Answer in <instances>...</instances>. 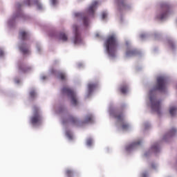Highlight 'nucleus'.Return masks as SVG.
<instances>
[{
    "label": "nucleus",
    "mask_w": 177,
    "mask_h": 177,
    "mask_svg": "<svg viewBox=\"0 0 177 177\" xmlns=\"http://www.w3.org/2000/svg\"><path fill=\"white\" fill-rule=\"evenodd\" d=\"M120 92L124 95V93H127L128 92V86L124 85L120 87Z\"/></svg>",
    "instance_id": "a211bd4d"
},
{
    "label": "nucleus",
    "mask_w": 177,
    "mask_h": 177,
    "mask_svg": "<svg viewBox=\"0 0 177 177\" xmlns=\"http://www.w3.org/2000/svg\"><path fill=\"white\" fill-rule=\"evenodd\" d=\"M41 118L39 115V111L38 108L35 107L33 116L30 119V122L32 125H39L41 124Z\"/></svg>",
    "instance_id": "7ed1b4c3"
},
{
    "label": "nucleus",
    "mask_w": 177,
    "mask_h": 177,
    "mask_svg": "<svg viewBox=\"0 0 177 177\" xmlns=\"http://www.w3.org/2000/svg\"><path fill=\"white\" fill-rule=\"evenodd\" d=\"M167 89V78L163 76L158 77L156 80V85L149 91L151 95L150 102L151 104V109L153 111H156L158 114H160V110H161V101L156 99V97L151 96L156 91H160L164 92Z\"/></svg>",
    "instance_id": "f257e3e1"
},
{
    "label": "nucleus",
    "mask_w": 177,
    "mask_h": 177,
    "mask_svg": "<svg viewBox=\"0 0 177 177\" xmlns=\"http://www.w3.org/2000/svg\"><path fill=\"white\" fill-rule=\"evenodd\" d=\"M176 107L175 106H171L169 109V113L170 115H171V117H174V115H175V113H176Z\"/></svg>",
    "instance_id": "f3484780"
},
{
    "label": "nucleus",
    "mask_w": 177,
    "mask_h": 177,
    "mask_svg": "<svg viewBox=\"0 0 177 177\" xmlns=\"http://www.w3.org/2000/svg\"><path fill=\"white\" fill-rule=\"evenodd\" d=\"M92 139L89 138L86 140V145L87 146H92Z\"/></svg>",
    "instance_id": "c85d7f7f"
},
{
    "label": "nucleus",
    "mask_w": 177,
    "mask_h": 177,
    "mask_svg": "<svg viewBox=\"0 0 177 177\" xmlns=\"http://www.w3.org/2000/svg\"><path fill=\"white\" fill-rule=\"evenodd\" d=\"M62 93H66L71 97V103L73 106L78 104V99L77 98V94L71 88L68 87H64L62 88Z\"/></svg>",
    "instance_id": "f03ea898"
},
{
    "label": "nucleus",
    "mask_w": 177,
    "mask_h": 177,
    "mask_svg": "<svg viewBox=\"0 0 177 177\" xmlns=\"http://www.w3.org/2000/svg\"><path fill=\"white\" fill-rule=\"evenodd\" d=\"M35 3H36V5L37 6V9L41 10V9H42V5L41 3H39V2L38 1H36Z\"/></svg>",
    "instance_id": "bb28decb"
},
{
    "label": "nucleus",
    "mask_w": 177,
    "mask_h": 177,
    "mask_svg": "<svg viewBox=\"0 0 177 177\" xmlns=\"http://www.w3.org/2000/svg\"><path fill=\"white\" fill-rule=\"evenodd\" d=\"M68 122L72 124V125H77L78 124V119H77L76 118H75L73 115H71L68 117Z\"/></svg>",
    "instance_id": "9d476101"
},
{
    "label": "nucleus",
    "mask_w": 177,
    "mask_h": 177,
    "mask_svg": "<svg viewBox=\"0 0 177 177\" xmlns=\"http://www.w3.org/2000/svg\"><path fill=\"white\" fill-rule=\"evenodd\" d=\"M95 88H96V84H90L88 85V89L89 91V92H92V91H93V89H95Z\"/></svg>",
    "instance_id": "412c9836"
},
{
    "label": "nucleus",
    "mask_w": 177,
    "mask_h": 177,
    "mask_svg": "<svg viewBox=\"0 0 177 177\" xmlns=\"http://www.w3.org/2000/svg\"><path fill=\"white\" fill-rule=\"evenodd\" d=\"M136 54V50H130L127 52V56H133V55Z\"/></svg>",
    "instance_id": "4be33fe9"
},
{
    "label": "nucleus",
    "mask_w": 177,
    "mask_h": 177,
    "mask_svg": "<svg viewBox=\"0 0 177 177\" xmlns=\"http://www.w3.org/2000/svg\"><path fill=\"white\" fill-rule=\"evenodd\" d=\"M51 73L52 74H56V71H55V69H52Z\"/></svg>",
    "instance_id": "c9c22d12"
},
{
    "label": "nucleus",
    "mask_w": 177,
    "mask_h": 177,
    "mask_svg": "<svg viewBox=\"0 0 177 177\" xmlns=\"http://www.w3.org/2000/svg\"><path fill=\"white\" fill-rule=\"evenodd\" d=\"M97 5H99V2L96 1H93L88 8V13L89 15H95V10L97 8Z\"/></svg>",
    "instance_id": "6e6552de"
},
{
    "label": "nucleus",
    "mask_w": 177,
    "mask_h": 177,
    "mask_svg": "<svg viewBox=\"0 0 177 177\" xmlns=\"http://www.w3.org/2000/svg\"><path fill=\"white\" fill-rule=\"evenodd\" d=\"M151 149L153 150V151H154L155 153H157L160 151V147H158V144H155L154 145H153L151 147Z\"/></svg>",
    "instance_id": "aec40b11"
},
{
    "label": "nucleus",
    "mask_w": 177,
    "mask_h": 177,
    "mask_svg": "<svg viewBox=\"0 0 177 177\" xmlns=\"http://www.w3.org/2000/svg\"><path fill=\"white\" fill-rule=\"evenodd\" d=\"M19 37L22 41H26L28 38V34L26 31L22 30L19 32Z\"/></svg>",
    "instance_id": "f8f14e48"
},
{
    "label": "nucleus",
    "mask_w": 177,
    "mask_h": 177,
    "mask_svg": "<svg viewBox=\"0 0 177 177\" xmlns=\"http://www.w3.org/2000/svg\"><path fill=\"white\" fill-rule=\"evenodd\" d=\"M129 127V125H128V124L122 123V129H128Z\"/></svg>",
    "instance_id": "cd10ccee"
},
{
    "label": "nucleus",
    "mask_w": 177,
    "mask_h": 177,
    "mask_svg": "<svg viewBox=\"0 0 177 177\" xmlns=\"http://www.w3.org/2000/svg\"><path fill=\"white\" fill-rule=\"evenodd\" d=\"M30 99H35V96H37V93H35V91L32 90L30 93Z\"/></svg>",
    "instance_id": "b1692460"
},
{
    "label": "nucleus",
    "mask_w": 177,
    "mask_h": 177,
    "mask_svg": "<svg viewBox=\"0 0 177 177\" xmlns=\"http://www.w3.org/2000/svg\"><path fill=\"white\" fill-rule=\"evenodd\" d=\"M140 37L141 39H143V38H145V37H146V35L142 34V35H140Z\"/></svg>",
    "instance_id": "72a5a7b5"
},
{
    "label": "nucleus",
    "mask_w": 177,
    "mask_h": 177,
    "mask_svg": "<svg viewBox=\"0 0 177 177\" xmlns=\"http://www.w3.org/2000/svg\"><path fill=\"white\" fill-rule=\"evenodd\" d=\"M142 177H147V174L146 173L142 174Z\"/></svg>",
    "instance_id": "4c0bfd02"
},
{
    "label": "nucleus",
    "mask_w": 177,
    "mask_h": 177,
    "mask_svg": "<svg viewBox=\"0 0 177 177\" xmlns=\"http://www.w3.org/2000/svg\"><path fill=\"white\" fill-rule=\"evenodd\" d=\"M56 2H57V0H51V3L53 5H56Z\"/></svg>",
    "instance_id": "473e14b6"
},
{
    "label": "nucleus",
    "mask_w": 177,
    "mask_h": 177,
    "mask_svg": "<svg viewBox=\"0 0 177 177\" xmlns=\"http://www.w3.org/2000/svg\"><path fill=\"white\" fill-rule=\"evenodd\" d=\"M65 174L67 177H73L74 176V171L68 169L66 170Z\"/></svg>",
    "instance_id": "2eb2a0df"
},
{
    "label": "nucleus",
    "mask_w": 177,
    "mask_h": 177,
    "mask_svg": "<svg viewBox=\"0 0 177 177\" xmlns=\"http://www.w3.org/2000/svg\"><path fill=\"white\" fill-rule=\"evenodd\" d=\"M58 78H59V80H62V81H64V80H66V74L63 72H59L58 73Z\"/></svg>",
    "instance_id": "6ab92c4d"
},
{
    "label": "nucleus",
    "mask_w": 177,
    "mask_h": 177,
    "mask_svg": "<svg viewBox=\"0 0 177 177\" xmlns=\"http://www.w3.org/2000/svg\"><path fill=\"white\" fill-rule=\"evenodd\" d=\"M19 50H21V52H22L24 55H27V53L30 52V50H28V48L26 46V44H21L19 46Z\"/></svg>",
    "instance_id": "9b49d317"
},
{
    "label": "nucleus",
    "mask_w": 177,
    "mask_h": 177,
    "mask_svg": "<svg viewBox=\"0 0 177 177\" xmlns=\"http://www.w3.org/2000/svg\"><path fill=\"white\" fill-rule=\"evenodd\" d=\"M176 133V129H171L167 133V136H174Z\"/></svg>",
    "instance_id": "5701e85b"
},
{
    "label": "nucleus",
    "mask_w": 177,
    "mask_h": 177,
    "mask_svg": "<svg viewBox=\"0 0 177 177\" xmlns=\"http://www.w3.org/2000/svg\"><path fill=\"white\" fill-rule=\"evenodd\" d=\"M43 80H45V77H43Z\"/></svg>",
    "instance_id": "58836bf2"
},
{
    "label": "nucleus",
    "mask_w": 177,
    "mask_h": 177,
    "mask_svg": "<svg viewBox=\"0 0 177 177\" xmlns=\"http://www.w3.org/2000/svg\"><path fill=\"white\" fill-rule=\"evenodd\" d=\"M106 53L111 56V36H109L105 42Z\"/></svg>",
    "instance_id": "423d86ee"
},
{
    "label": "nucleus",
    "mask_w": 177,
    "mask_h": 177,
    "mask_svg": "<svg viewBox=\"0 0 177 177\" xmlns=\"http://www.w3.org/2000/svg\"><path fill=\"white\" fill-rule=\"evenodd\" d=\"M19 71L21 73H27V70L26 68H23L21 66L19 67Z\"/></svg>",
    "instance_id": "7c9ffc66"
},
{
    "label": "nucleus",
    "mask_w": 177,
    "mask_h": 177,
    "mask_svg": "<svg viewBox=\"0 0 177 177\" xmlns=\"http://www.w3.org/2000/svg\"><path fill=\"white\" fill-rule=\"evenodd\" d=\"M102 19L104 20V19H106V17H107V12H102Z\"/></svg>",
    "instance_id": "c756f323"
},
{
    "label": "nucleus",
    "mask_w": 177,
    "mask_h": 177,
    "mask_svg": "<svg viewBox=\"0 0 177 177\" xmlns=\"http://www.w3.org/2000/svg\"><path fill=\"white\" fill-rule=\"evenodd\" d=\"M152 168H154V165H152Z\"/></svg>",
    "instance_id": "ea45409f"
},
{
    "label": "nucleus",
    "mask_w": 177,
    "mask_h": 177,
    "mask_svg": "<svg viewBox=\"0 0 177 177\" xmlns=\"http://www.w3.org/2000/svg\"><path fill=\"white\" fill-rule=\"evenodd\" d=\"M84 122H93V116L91 114L86 115L84 120Z\"/></svg>",
    "instance_id": "ddd939ff"
},
{
    "label": "nucleus",
    "mask_w": 177,
    "mask_h": 177,
    "mask_svg": "<svg viewBox=\"0 0 177 177\" xmlns=\"http://www.w3.org/2000/svg\"><path fill=\"white\" fill-rule=\"evenodd\" d=\"M59 39H61V41H64V42H66V41L68 39V37H67V35H66V33L61 32L59 34Z\"/></svg>",
    "instance_id": "4468645a"
},
{
    "label": "nucleus",
    "mask_w": 177,
    "mask_h": 177,
    "mask_svg": "<svg viewBox=\"0 0 177 177\" xmlns=\"http://www.w3.org/2000/svg\"><path fill=\"white\" fill-rule=\"evenodd\" d=\"M141 143L142 142L140 141L134 142L130 145V147L132 148V147H135V146H139V145H140Z\"/></svg>",
    "instance_id": "a878e982"
},
{
    "label": "nucleus",
    "mask_w": 177,
    "mask_h": 177,
    "mask_svg": "<svg viewBox=\"0 0 177 177\" xmlns=\"http://www.w3.org/2000/svg\"><path fill=\"white\" fill-rule=\"evenodd\" d=\"M75 17H82L84 27H88V26H89V21L88 19V17H84L82 14L80 12H76L75 14Z\"/></svg>",
    "instance_id": "1a4fd4ad"
},
{
    "label": "nucleus",
    "mask_w": 177,
    "mask_h": 177,
    "mask_svg": "<svg viewBox=\"0 0 177 177\" xmlns=\"http://www.w3.org/2000/svg\"><path fill=\"white\" fill-rule=\"evenodd\" d=\"M115 118H116L118 121H123L124 115L122 113H117L116 115H115Z\"/></svg>",
    "instance_id": "dca6fc26"
},
{
    "label": "nucleus",
    "mask_w": 177,
    "mask_h": 177,
    "mask_svg": "<svg viewBox=\"0 0 177 177\" xmlns=\"http://www.w3.org/2000/svg\"><path fill=\"white\" fill-rule=\"evenodd\" d=\"M163 12L160 15L159 19L162 20L168 16V13H169V6L165 5L162 7Z\"/></svg>",
    "instance_id": "0eeeda50"
},
{
    "label": "nucleus",
    "mask_w": 177,
    "mask_h": 177,
    "mask_svg": "<svg viewBox=\"0 0 177 177\" xmlns=\"http://www.w3.org/2000/svg\"><path fill=\"white\" fill-rule=\"evenodd\" d=\"M118 49V40L115 35H111V56L114 57L115 56V52Z\"/></svg>",
    "instance_id": "20e7f679"
},
{
    "label": "nucleus",
    "mask_w": 177,
    "mask_h": 177,
    "mask_svg": "<svg viewBox=\"0 0 177 177\" xmlns=\"http://www.w3.org/2000/svg\"><path fill=\"white\" fill-rule=\"evenodd\" d=\"M17 8H21V4H20V3H17Z\"/></svg>",
    "instance_id": "e433bc0d"
},
{
    "label": "nucleus",
    "mask_w": 177,
    "mask_h": 177,
    "mask_svg": "<svg viewBox=\"0 0 177 177\" xmlns=\"http://www.w3.org/2000/svg\"><path fill=\"white\" fill-rule=\"evenodd\" d=\"M73 31L75 32L73 44H75V45H77V44H81L82 39H81V35H80V32H78V26L77 25H73Z\"/></svg>",
    "instance_id": "39448f33"
},
{
    "label": "nucleus",
    "mask_w": 177,
    "mask_h": 177,
    "mask_svg": "<svg viewBox=\"0 0 177 177\" xmlns=\"http://www.w3.org/2000/svg\"><path fill=\"white\" fill-rule=\"evenodd\" d=\"M0 56H3V51L0 50Z\"/></svg>",
    "instance_id": "f704fd0d"
},
{
    "label": "nucleus",
    "mask_w": 177,
    "mask_h": 177,
    "mask_svg": "<svg viewBox=\"0 0 177 177\" xmlns=\"http://www.w3.org/2000/svg\"><path fill=\"white\" fill-rule=\"evenodd\" d=\"M119 8H125V1L124 0L120 1L118 3Z\"/></svg>",
    "instance_id": "393cba45"
},
{
    "label": "nucleus",
    "mask_w": 177,
    "mask_h": 177,
    "mask_svg": "<svg viewBox=\"0 0 177 177\" xmlns=\"http://www.w3.org/2000/svg\"><path fill=\"white\" fill-rule=\"evenodd\" d=\"M25 4L27 5L28 6H30L31 5V3H30V0H26L25 1Z\"/></svg>",
    "instance_id": "2f4dec72"
}]
</instances>
